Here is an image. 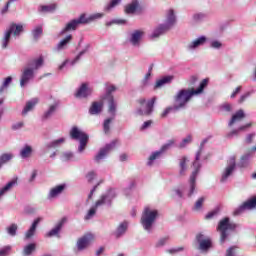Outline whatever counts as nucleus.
<instances>
[{
  "label": "nucleus",
  "instance_id": "f257e3e1",
  "mask_svg": "<svg viewBox=\"0 0 256 256\" xmlns=\"http://www.w3.org/2000/svg\"><path fill=\"white\" fill-rule=\"evenodd\" d=\"M203 145L201 144L200 149L196 153L195 161L193 162L194 171L192 172L189 179V187L181 189H175L174 193L177 197H192L193 193H195V187H197V175L199 174V170L201 169V163H199V159H201V155L203 154Z\"/></svg>",
  "mask_w": 256,
  "mask_h": 256
},
{
  "label": "nucleus",
  "instance_id": "f03ea898",
  "mask_svg": "<svg viewBox=\"0 0 256 256\" xmlns=\"http://www.w3.org/2000/svg\"><path fill=\"white\" fill-rule=\"evenodd\" d=\"M209 83L208 79H204L201 83L198 89H182L177 92V94L174 96V106L175 109H185L188 101H191V97L193 95H200V93L207 87Z\"/></svg>",
  "mask_w": 256,
  "mask_h": 256
},
{
  "label": "nucleus",
  "instance_id": "7ed1b4c3",
  "mask_svg": "<svg viewBox=\"0 0 256 256\" xmlns=\"http://www.w3.org/2000/svg\"><path fill=\"white\" fill-rule=\"evenodd\" d=\"M115 197H117V191L115 189L108 190L96 201L95 205L88 210L84 219L86 221H89V219H93L95 215H97V209L105 205H108V207L111 206V203L113 199H115Z\"/></svg>",
  "mask_w": 256,
  "mask_h": 256
},
{
  "label": "nucleus",
  "instance_id": "20e7f679",
  "mask_svg": "<svg viewBox=\"0 0 256 256\" xmlns=\"http://www.w3.org/2000/svg\"><path fill=\"white\" fill-rule=\"evenodd\" d=\"M23 33V25L21 24H11L4 32V35L1 39L2 49H7L9 43H11V35L13 37H19Z\"/></svg>",
  "mask_w": 256,
  "mask_h": 256
},
{
  "label": "nucleus",
  "instance_id": "39448f33",
  "mask_svg": "<svg viewBox=\"0 0 256 256\" xmlns=\"http://www.w3.org/2000/svg\"><path fill=\"white\" fill-rule=\"evenodd\" d=\"M158 212L157 210L146 207L141 217V225L145 231L151 233L153 230V225H155V221L157 220Z\"/></svg>",
  "mask_w": 256,
  "mask_h": 256
},
{
  "label": "nucleus",
  "instance_id": "423d86ee",
  "mask_svg": "<svg viewBox=\"0 0 256 256\" xmlns=\"http://www.w3.org/2000/svg\"><path fill=\"white\" fill-rule=\"evenodd\" d=\"M70 137L75 141H79L80 145L78 147V152L83 153L85 147H87V141H89V135H87L83 130L78 129L77 126L72 127L70 130Z\"/></svg>",
  "mask_w": 256,
  "mask_h": 256
},
{
  "label": "nucleus",
  "instance_id": "0eeeda50",
  "mask_svg": "<svg viewBox=\"0 0 256 256\" xmlns=\"http://www.w3.org/2000/svg\"><path fill=\"white\" fill-rule=\"evenodd\" d=\"M237 229V224L231 222L229 218H224L219 222L217 230L220 231V243H225V239L229 237V231H235Z\"/></svg>",
  "mask_w": 256,
  "mask_h": 256
},
{
  "label": "nucleus",
  "instance_id": "6e6552de",
  "mask_svg": "<svg viewBox=\"0 0 256 256\" xmlns=\"http://www.w3.org/2000/svg\"><path fill=\"white\" fill-rule=\"evenodd\" d=\"M196 241L198 243V249L202 253H207L209 249L213 247V241L211 240V237L203 234V232H200L196 235Z\"/></svg>",
  "mask_w": 256,
  "mask_h": 256
},
{
  "label": "nucleus",
  "instance_id": "1a4fd4ad",
  "mask_svg": "<svg viewBox=\"0 0 256 256\" xmlns=\"http://www.w3.org/2000/svg\"><path fill=\"white\" fill-rule=\"evenodd\" d=\"M155 101V98H152L148 102L145 98L139 99L138 103L140 104V108L136 111L137 115H151V113H153Z\"/></svg>",
  "mask_w": 256,
  "mask_h": 256
},
{
  "label": "nucleus",
  "instance_id": "9d476101",
  "mask_svg": "<svg viewBox=\"0 0 256 256\" xmlns=\"http://www.w3.org/2000/svg\"><path fill=\"white\" fill-rule=\"evenodd\" d=\"M175 145V140L171 139L169 140L166 144H164L160 150L153 152L147 162V165L149 167H151V165H153L154 161L159 159V157H161V155H163V153H165V151H168V149H171V147H173Z\"/></svg>",
  "mask_w": 256,
  "mask_h": 256
},
{
  "label": "nucleus",
  "instance_id": "9b49d317",
  "mask_svg": "<svg viewBox=\"0 0 256 256\" xmlns=\"http://www.w3.org/2000/svg\"><path fill=\"white\" fill-rule=\"evenodd\" d=\"M89 49H91V44H86L84 46V48L82 49V51L79 52V54L71 61L69 60H65L60 66H59V70H63L67 65H71V67H73V65H75L76 63H79V61L81 60V57H83V55H85V53H89Z\"/></svg>",
  "mask_w": 256,
  "mask_h": 256
},
{
  "label": "nucleus",
  "instance_id": "f8f14e48",
  "mask_svg": "<svg viewBox=\"0 0 256 256\" xmlns=\"http://www.w3.org/2000/svg\"><path fill=\"white\" fill-rule=\"evenodd\" d=\"M143 37H145V30H134L130 33L129 43H131L133 47H140Z\"/></svg>",
  "mask_w": 256,
  "mask_h": 256
},
{
  "label": "nucleus",
  "instance_id": "ddd939ff",
  "mask_svg": "<svg viewBox=\"0 0 256 256\" xmlns=\"http://www.w3.org/2000/svg\"><path fill=\"white\" fill-rule=\"evenodd\" d=\"M236 163H235V157H230L228 160V165L222 172V177L220 179L221 183H226L227 179L233 175V172L235 171Z\"/></svg>",
  "mask_w": 256,
  "mask_h": 256
},
{
  "label": "nucleus",
  "instance_id": "4468645a",
  "mask_svg": "<svg viewBox=\"0 0 256 256\" xmlns=\"http://www.w3.org/2000/svg\"><path fill=\"white\" fill-rule=\"evenodd\" d=\"M207 43L206 36H199L198 38L192 40L190 43L186 45V49L188 51H196V49L203 47V45Z\"/></svg>",
  "mask_w": 256,
  "mask_h": 256
},
{
  "label": "nucleus",
  "instance_id": "2eb2a0df",
  "mask_svg": "<svg viewBox=\"0 0 256 256\" xmlns=\"http://www.w3.org/2000/svg\"><path fill=\"white\" fill-rule=\"evenodd\" d=\"M115 145H117L116 140L112 141L110 144H107L104 148H101L95 157V161L99 163V161H101L104 157H107L108 153L115 149Z\"/></svg>",
  "mask_w": 256,
  "mask_h": 256
},
{
  "label": "nucleus",
  "instance_id": "dca6fc26",
  "mask_svg": "<svg viewBox=\"0 0 256 256\" xmlns=\"http://www.w3.org/2000/svg\"><path fill=\"white\" fill-rule=\"evenodd\" d=\"M94 236L93 234H87L80 238L77 241V249L78 251H84V249H87L93 243Z\"/></svg>",
  "mask_w": 256,
  "mask_h": 256
},
{
  "label": "nucleus",
  "instance_id": "f3484780",
  "mask_svg": "<svg viewBox=\"0 0 256 256\" xmlns=\"http://www.w3.org/2000/svg\"><path fill=\"white\" fill-rule=\"evenodd\" d=\"M175 23H177V16L175 15V10L169 9L166 12V17L163 25L166 27V29L169 30L173 28Z\"/></svg>",
  "mask_w": 256,
  "mask_h": 256
},
{
  "label": "nucleus",
  "instance_id": "a211bd4d",
  "mask_svg": "<svg viewBox=\"0 0 256 256\" xmlns=\"http://www.w3.org/2000/svg\"><path fill=\"white\" fill-rule=\"evenodd\" d=\"M33 77H35V72L33 69L28 67L24 68L20 79V86L25 87V85H27V83H29Z\"/></svg>",
  "mask_w": 256,
  "mask_h": 256
},
{
  "label": "nucleus",
  "instance_id": "6ab92c4d",
  "mask_svg": "<svg viewBox=\"0 0 256 256\" xmlns=\"http://www.w3.org/2000/svg\"><path fill=\"white\" fill-rule=\"evenodd\" d=\"M256 207V197L244 202L239 208L234 211V215H241L243 211H247L249 209H255Z\"/></svg>",
  "mask_w": 256,
  "mask_h": 256
},
{
  "label": "nucleus",
  "instance_id": "aec40b11",
  "mask_svg": "<svg viewBox=\"0 0 256 256\" xmlns=\"http://www.w3.org/2000/svg\"><path fill=\"white\" fill-rule=\"evenodd\" d=\"M91 93H93V89L89 87V84H82L78 88L75 97H77L78 99H85L91 96Z\"/></svg>",
  "mask_w": 256,
  "mask_h": 256
},
{
  "label": "nucleus",
  "instance_id": "412c9836",
  "mask_svg": "<svg viewBox=\"0 0 256 256\" xmlns=\"http://www.w3.org/2000/svg\"><path fill=\"white\" fill-rule=\"evenodd\" d=\"M45 60L43 59V56H39L38 58L32 59L28 62L27 68L32 69V71L35 73L38 69H41V66Z\"/></svg>",
  "mask_w": 256,
  "mask_h": 256
},
{
  "label": "nucleus",
  "instance_id": "4be33fe9",
  "mask_svg": "<svg viewBox=\"0 0 256 256\" xmlns=\"http://www.w3.org/2000/svg\"><path fill=\"white\" fill-rule=\"evenodd\" d=\"M17 185V178L12 179L9 181L4 187L0 188V201L9 193V191L13 190V187Z\"/></svg>",
  "mask_w": 256,
  "mask_h": 256
},
{
  "label": "nucleus",
  "instance_id": "5701e85b",
  "mask_svg": "<svg viewBox=\"0 0 256 256\" xmlns=\"http://www.w3.org/2000/svg\"><path fill=\"white\" fill-rule=\"evenodd\" d=\"M73 41V35L69 34L56 45L55 51H65L69 47V43Z\"/></svg>",
  "mask_w": 256,
  "mask_h": 256
},
{
  "label": "nucleus",
  "instance_id": "b1692460",
  "mask_svg": "<svg viewBox=\"0 0 256 256\" xmlns=\"http://www.w3.org/2000/svg\"><path fill=\"white\" fill-rule=\"evenodd\" d=\"M79 24L76 19L71 20L66 24V26L59 32V37H63L65 33H69V31H76Z\"/></svg>",
  "mask_w": 256,
  "mask_h": 256
},
{
  "label": "nucleus",
  "instance_id": "393cba45",
  "mask_svg": "<svg viewBox=\"0 0 256 256\" xmlns=\"http://www.w3.org/2000/svg\"><path fill=\"white\" fill-rule=\"evenodd\" d=\"M65 223H67V218L64 217L62 218L57 224L56 226L47 233L46 237H55V235H59V231H61V229H63V226L65 225Z\"/></svg>",
  "mask_w": 256,
  "mask_h": 256
},
{
  "label": "nucleus",
  "instance_id": "a878e982",
  "mask_svg": "<svg viewBox=\"0 0 256 256\" xmlns=\"http://www.w3.org/2000/svg\"><path fill=\"white\" fill-rule=\"evenodd\" d=\"M63 191H65V184H60L53 187L48 193V199H57V197H59Z\"/></svg>",
  "mask_w": 256,
  "mask_h": 256
},
{
  "label": "nucleus",
  "instance_id": "bb28decb",
  "mask_svg": "<svg viewBox=\"0 0 256 256\" xmlns=\"http://www.w3.org/2000/svg\"><path fill=\"white\" fill-rule=\"evenodd\" d=\"M33 155V146L25 144L20 150L21 159H29Z\"/></svg>",
  "mask_w": 256,
  "mask_h": 256
},
{
  "label": "nucleus",
  "instance_id": "cd10ccee",
  "mask_svg": "<svg viewBox=\"0 0 256 256\" xmlns=\"http://www.w3.org/2000/svg\"><path fill=\"white\" fill-rule=\"evenodd\" d=\"M188 163H189V158L184 156L180 159V161H179V175L181 177H183L187 174V169H189V167L187 166Z\"/></svg>",
  "mask_w": 256,
  "mask_h": 256
},
{
  "label": "nucleus",
  "instance_id": "c85d7f7f",
  "mask_svg": "<svg viewBox=\"0 0 256 256\" xmlns=\"http://www.w3.org/2000/svg\"><path fill=\"white\" fill-rule=\"evenodd\" d=\"M245 119V112L243 110H238L231 118L228 123L229 127H233L235 123H239V121H243Z\"/></svg>",
  "mask_w": 256,
  "mask_h": 256
},
{
  "label": "nucleus",
  "instance_id": "c756f323",
  "mask_svg": "<svg viewBox=\"0 0 256 256\" xmlns=\"http://www.w3.org/2000/svg\"><path fill=\"white\" fill-rule=\"evenodd\" d=\"M139 7V0H132L130 4H127L125 6L126 15H133V13H135V11L139 9Z\"/></svg>",
  "mask_w": 256,
  "mask_h": 256
},
{
  "label": "nucleus",
  "instance_id": "7c9ffc66",
  "mask_svg": "<svg viewBox=\"0 0 256 256\" xmlns=\"http://www.w3.org/2000/svg\"><path fill=\"white\" fill-rule=\"evenodd\" d=\"M173 79H175L173 76H164L156 81L154 89H161V87H164V85H169V83H172Z\"/></svg>",
  "mask_w": 256,
  "mask_h": 256
},
{
  "label": "nucleus",
  "instance_id": "2f4dec72",
  "mask_svg": "<svg viewBox=\"0 0 256 256\" xmlns=\"http://www.w3.org/2000/svg\"><path fill=\"white\" fill-rule=\"evenodd\" d=\"M166 31H169L168 28L165 25L160 24L158 27H156L153 30L150 37H151V39H157L158 37H161V35H163V33H166Z\"/></svg>",
  "mask_w": 256,
  "mask_h": 256
},
{
  "label": "nucleus",
  "instance_id": "473e14b6",
  "mask_svg": "<svg viewBox=\"0 0 256 256\" xmlns=\"http://www.w3.org/2000/svg\"><path fill=\"white\" fill-rule=\"evenodd\" d=\"M101 111H103V101L94 102L89 109L90 115H99Z\"/></svg>",
  "mask_w": 256,
  "mask_h": 256
},
{
  "label": "nucleus",
  "instance_id": "72a5a7b5",
  "mask_svg": "<svg viewBox=\"0 0 256 256\" xmlns=\"http://www.w3.org/2000/svg\"><path fill=\"white\" fill-rule=\"evenodd\" d=\"M39 223H41V218H37L36 220H34L31 227L25 234V239H31V237L35 235V231H37V226L39 225Z\"/></svg>",
  "mask_w": 256,
  "mask_h": 256
},
{
  "label": "nucleus",
  "instance_id": "f704fd0d",
  "mask_svg": "<svg viewBox=\"0 0 256 256\" xmlns=\"http://www.w3.org/2000/svg\"><path fill=\"white\" fill-rule=\"evenodd\" d=\"M38 103H39L38 98H33L32 100L28 101L24 109L22 110V115H27L29 111H33V109L35 108V105H37Z\"/></svg>",
  "mask_w": 256,
  "mask_h": 256
},
{
  "label": "nucleus",
  "instance_id": "c9c22d12",
  "mask_svg": "<svg viewBox=\"0 0 256 256\" xmlns=\"http://www.w3.org/2000/svg\"><path fill=\"white\" fill-rule=\"evenodd\" d=\"M107 101H108V113H110V115L115 117V113L117 111V102H115V99L113 98V96H109V98H107Z\"/></svg>",
  "mask_w": 256,
  "mask_h": 256
},
{
  "label": "nucleus",
  "instance_id": "e433bc0d",
  "mask_svg": "<svg viewBox=\"0 0 256 256\" xmlns=\"http://www.w3.org/2000/svg\"><path fill=\"white\" fill-rule=\"evenodd\" d=\"M251 123L245 124L243 126H240L238 129L232 130L230 133L226 135L228 139H232V137H235L241 133V131H245V129H249L251 127Z\"/></svg>",
  "mask_w": 256,
  "mask_h": 256
},
{
  "label": "nucleus",
  "instance_id": "4c0bfd02",
  "mask_svg": "<svg viewBox=\"0 0 256 256\" xmlns=\"http://www.w3.org/2000/svg\"><path fill=\"white\" fill-rule=\"evenodd\" d=\"M63 143H65V138H59L57 140H53L52 142L48 143L46 145L47 149H55L57 147H61V145H63Z\"/></svg>",
  "mask_w": 256,
  "mask_h": 256
},
{
  "label": "nucleus",
  "instance_id": "58836bf2",
  "mask_svg": "<svg viewBox=\"0 0 256 256\" xmlns=\"http://www.w3.org/2000/svg\"><path fill=\"white\" fill-rule=\"evenodd\" d=\"M57 9V4L43 5L40 6V11L42 13H53Z\"/></svg>",
  "mask_w": 256,
  "mask_h": 256
},
{
  "label": "nucleus",
  "instance_id": "ea45409f",
  "mask_svg": "<svg viewBox=\"0 0 256 256\" xmlns=\"http://www.w3.org/2000/svg\"><path fill=\"white\" fill-rule=\"evenodd\" d=\"M76 22L78 25H87L88 23H91V18L90 16L81 14L80 17L76 19Z\"/></svg>",
  "mask_w": 256,
  "mask_h": 256
},
{
  "label": "nucleus",
  "instance_id": "a19ab883",
  "mask_svg": "<svg viewBox=\"0 0 256 256\" xmlns=\"http://www.w3.org/2000/svg\"><path fill=\"white\" fill-rule=\"evenodd\" d=\"M127 231V222L121 223L116 230V237H121Z\"/></svg>",
  "mask_w": 256,
  "mask_h": 256
},
{
  "label": "nucleus",
  "instance_id": "79ce46f5",
  "mask_svg": "<svg viewBox=\"0 0 256 256\" xmlns=\"http://www.w3.org/2000/svg\"><path fill=\"white\" fill-rule=\"evenodd\" d=\"M249 159H251V152H248L241 157L240 167H247V165H249Z\"/></svg>",
  "mask_w": 256,
  "mask_h": 256
},
{
  "label": "nucleus",
  "instance_id": "37998d69",
  "mask_svg": "<svg viewBox=\"0 0 256 256\" xmlns=\"http://www.w3.org/2000/svg\"><path fill=\"white\" fill-rule=\"evenodd\" d=\"M191 141H193V137L191 135L186 136L178 145L179 149H185L187 145H190Z\"/></svg>",
  "mask_w": 256,
  "mask_h": 256
},
{
  "label": "nucleus",
  "instance_id": "c03bdc74",
  "mask_svg": "<svg viewBox=\"0 0 256 256\" xmlns=\"http://www.w3.org/2000/svg\"><path fill=\"white\" fill-rule=\"evenodd\" d=\"M13 159V154L11 153H4L0 156V162L2 165H5V163H9Z\"/></svg>",
  "mask_w": 256,
  "mask_h": 256
},
{
  "label": "nucleus",
  "instance_id": "a18cd8bd",
  "mask_svg": "<svg viewBox=\"0 0 256 256\" xmlns=\"http://www.w3.org/2000/svg\"><path fill=\"white\" fill-rule=\"evenodd\" d=\"M12 81H13V78L11 76H8L7 78H5V80L2 83V86L0 87V93H3V91H5V89H7L9 85H11Z\"/></svg>",
  "mask_w": 256,
  "mask_h": 256
},
{
  "label": "nucleus",
  "instance_id": "49530a36",
  "mask_svg": "<svg viewBox=\"0 0 256 256\" xmlns=\"http://www.w3.org/2000/svg\"><path fill=\"white\" fill-rule=\"evenodd\" d=\"M113 121V118H108L104 121L103 129L104 133L107 135L109 134V131H111V122Z\"/></svg>",
  "mask_w": 256,
  "mask_h": 256
},
{
  "label": "nucleus",
  "instance_id": "de8ad7c7",
  "mask_svg": "<svg viewBox=\"0 0 256 256\" xmlns=\"http://www.w3.org/2000/svg\"><path fill=\"white\" fill-rule=\"evenodd\" d=\"M35 247H36V245L33 244V243L32 244H28L27 246H25L24 250H23L24 255H26V256L31 255V253L33 251H35Z\"/></svg>",
  "mask_w": 256,
  "mask_h": 256
},
{
  "label": "nucleus",
  "instance_id": "09e8293b",
  "mask_svg": "<svg viewBox=\"0 0 256 256\" xmlns=\"http://www.w3.org/2000/svg\"><path fill=\"white\" fill-rule=\"evenodd\" d=\"M55 111H57V104L51 105L49 107L48 111H46L44 113L45 119H49V117H51V115H53V113H55Z\"/></svg>",
  "mask_w": 256,
  "mask_h": 256
},
{
  "label": "nucleus",
  "instance_id": "8fccbe9b",
  "mask_svg": "<svg viewBox=\"0 0 256 256\" xmlns=\"http://www.w3.org/2000/svg\"><path fill=\"white\" fill-rule=\"evenodd\" d=\"M32 34H33L34 39H36V40L39 39V37H41V35H43V28L41 26H37L32 31Z\"/></svg>",
  "mask_w": 256,
  "mask_h": 256
},
{
  "label": "nucleus",
  "instance_id": "3c124183",
  "mask_svg": "<svg viewBox=\"0 0 256 256\" xmlns=\"http://www.w3.org/2000/svg\"><path fill=\"white\" fill-rule=\"evenodd\" d=\"M17 224H12L7 228L8 235L15 237L17 235Z\"/></svg>",
  "mask_w": 256,
  "mask_h": 256
},
{
  "label": "nucleus",
  "instance_id": "603ef678",
  "mask_svg": "<svg viewBox=\"0 0 256 256\" xmlns=\"http://www.w3.org/2000/svg\"><path fill=\"white\" fill-rule=\"evenodd\" d=\"M203 203H205V197L199 198L194 205V211H200V209L203 207Z\"/></svg>",
  "mask_w": 256,
  "mask_h": 256
},
{
  "label": "nucleus",
  "instance_id": "864d4df0",
  "mask_svg": "<svg viewBox=\"0 0 256 256\" xmlns=\"http://www.w3.org/2000/svg\"><path fill=\"white\" fill-rule=\"evenodd\" d=\"M121 3V0H111L110 3L105 7V11H111V9L117 7Z\"/></svg>",
  "mask_w": 256,
  "mask_h": 256
},
{
  "label": "nucleus",
  "instance_id": "5fc2aeb1",
  "mask_svg": "<svg viewBox=\"0 0 256 256\" xmlns=\"http://www.w3.org/2000/svg\"><path fill=\"white\" fill-rule=\"evenodd\" d=\"M173 111H179V109L175 108V105L170 106V107L166 108V109L162 112L161 117H162V118H165V117H167V115H169V113H171V112H173Z\"/></svg>",
  "mask_w": 256,
  "mask_h": 256
},
{
  "label": "nucleus",
  "instance_id": "6e6d98bb",
  "mask_svg": "<svg viewBox=\"0 0 256 256\" xmlns=\"http://www.w3.org/2000/svg\"><path fill=\"white\" fill-rule=\"evenodd\" d=\"M116 87L114 85H109L107 88H106V99H109V97H113L111 95V93L115 92L116 91Z\"/></svg>",
  "mask_w": 256,
  "mask_h": 256
},
{
  "label": "nucleus",
  "instance_id": "4d7b16f0",
  "mask_svg": "<svg viewBox=\"0 0 256 256\" xmlns=\"http://www.w3.org/2000/svg\"><path fill=\"white\" fill-rule=\"evenodd\" d=\"M105 14L103 13H95V14H91L89 15L90 17V22L93 23V21H97V19H102V17H104Z\"/></svg>",
  "mask_w": 256,
  "mask_h": 256
},
{
  "label": "nucleus",
  "instance_id": "13d9d810",
  "mask_svg": "<svg viewBox=\"0 0 256 256\" xmlns=\"http://www.w3.org/2000/svg\"><path fill=\"white\" fill-rule=\"evenodd\" d=\"M151 79V71H149L142 80L143 87H147L149 85V80Z\"/></svg>",
  "mask_w": 256,
  "mask_h": 256
},
{
  "label": "nucleus",
  "instance_id": "bf43d9fd",
  "mask_svg": "<svg viewBox=\"0 0 256 256\" xmlns=\"http://www.w3.org/2000/svg\"><path fill=\"white\" fill-rule=\"evenodd\" d=\"M210 47H212V49H221V47H223V44L221 42H219L218 40H213L210 43Z\"/></svg>",
  "mask_w": 256,
  "mask_h": 256
},
{
  "label": "nucleus",
  "instance_id": "052dcab7",
  "mask_svg": "<svg viewBox=\"0 0 256 256\" xmlns=\"http://www.w3.org/2000/svg\"><path fill=\"white\" fill-rule=\"evenodd\" d=\"M71 159H73L72 152H64L62 154V161H71Z\"/></svg>",
  "mask_w": 256,
  "mask_h": 256
},
{
  "label": "nucleus",
  "instance_id": "680f3d73",
  "mask_svg": "<svg viewBox=\"0 0 256 256\" xmlns=\"http://www.w3.org/2000/svg\"><path fill=\"white\" fill-rule=\"evenodd\" d=\"M10 251H11V246H5L2 249H0V256H7L9 255Z\"/></svg>",
  "mask_w": 256,
  "mask_h": 256
},
{
  "label": "nucleus",
  "instance_id": "e2e57ef3",
  "mask_svg": "<svg viewBox=\"0 0 256 256\" xmlns=\"http://www.w3.org/2000/svg\"><path fill=\"white\" fill-rule=\"evenodd\" d=\"M95 177H97V174H95L94 171H90L88 172V174L86 175V179L89 183H91V181H93V179H95Z\"/></svg>",
  "mask_w": 256,
  "mask_h": 256
},
{
  "label": "nucleus",
  "instance_id": "0e129e2a",
  "mask_svg": "<svg viewBox=\"0 0 256 256\" xmlns=\"http://www.w3.org/2000/svg\"><path fill=\"white\" fill-rule=\"evenodd\" d=\"M151 125H153V121L151 120L144 122L143 125L141 126V131H145V129H149Z\"/></svg>",
  "mask_w": 256,
  "mask_h": 256
},
{
  "label": "nucleus",
  "instance_id": "69168bd1",
  "mask_svg": "<svg viewBox=\"0 0 256 256\" xmlns=\"http://www.w3.org/2000/svg\"><path fill=\"white\" fill-rule=\"evenodd\" d=\"M25 124L23 123V122H17V123H15V124H13L12 125V129L14 130V131H17V130H19V129H23V126H24Z\"/></svg>",
  "mask_w": 256,
  "mask_h": 256
},
{
  "label": "nucleus",
  "instance_id": "338daca9",
  "mask_svg": "<svg viewBox=\"0 0 256 256\" xmlns=\"http://www.w3.org/2000/svg\"><path fill=\"white\" fill-rule=\"evenodd\" d=\"M204 18H205V14L203 13H196L193 15L194 21H201Z\"/></svg>",
  "mask_w": 256,
  "mask_h": 256
},
{
  "label": "nucleus",
  "instance_id": "774afa93",
  "mask_svg": "<svg viewBox=\"0 0 256 256\" xmlns=\"http://www.w3.org/2000/svg\"><path fill=\"white\" fill-rule=\"evenodd\" d=\"M168 241V238L165 237V238H162L160 239L157 243H156V247H163V245H165Z\"/></svg>",
  "mask_w": 256,
  "mask_h": 256
}]
</instances>
